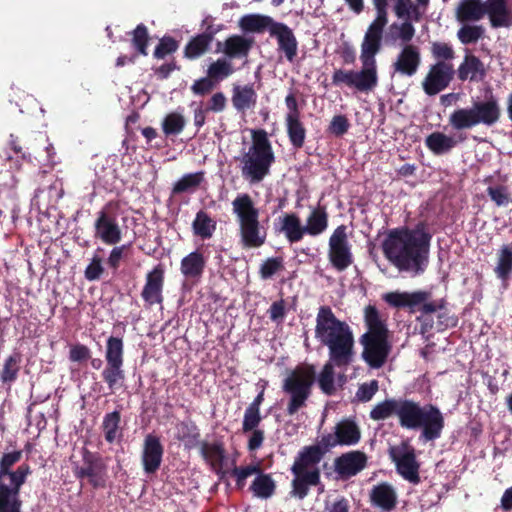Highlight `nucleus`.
<instances>
[{
	"label": "nucleus",
	"mask_w": 512,
	"mask_h": 512,
	"mask_svg": "<svg viewBox=\"0 0 512 512\" xmlns=\"http://www.w3.org/2000/svg\"><path fill=\"white\" fill-rule=\"evenodd\" d=\"M431 236L407 227L389 230L381 248L386 259L400 271L424 272Z\"/></svg>",
	"instance_id": "nucleus-1"
},
{
	"label": "nucleus",
	"mask_w": 512,
	"mask_h": 512,
	"mask_svg": "<svg viewBox=\"0 0 512 512\" xmlns=\"http://www.w3.org/2000/svg\"><path fill=\"white\" fill-rule=\"evenodd\" d=\"M351 364L345 361L338 364L328 358L317 378L314 365L304 363L296 366L284 379L282 385L283 392L290 396L286 408L287 414L293 416L306 406L316 380L324 394L333 395L336 391L334 368L346 370Z\"/></svg>",
	"instance_id": "nucleus-2"
},
{
	"label": "nucleus",
	"mask_w": 512,
	"mask_h": 512,
	"mask_svg": "<svg viewBox=\"0 0 512 512\" xmlns=\"http://www.w3.org/2000/svg\"><path fill=\"white\" fill-rule=\"evenodd\" d=\"M314 332L317 341L328 349V358L333 362H354L355 340L352 328L346 321L337 318L330 306L322 305L318 308Z\"/></svg>",
	"instance_id": "nucleus-3"
},
{
	"label": "nucleus",
	"mask_w": 512,
	"mask_h": 512,
	"mask_svg": "<svg viewBox=\"0 0 512 512\" xmlns=\"http://www.w3.org/2000/svg\"><path fill=\"white\" fill-rule=\"evenodd\" d=\"M364 323L367 331L359 338L363 347L362 359L373 369L384 366L391 352L389 330L378 309L368 305L364 310Z\"/></svg>",
	"instance_id": "nucleus-4"
},
{
	"label": "nucleus",
	"mask_w": 512,
	"mask_h": 512,
	"mask_svg": "<svg viewBox=\"0 0 512 512\" xmlns=\"http://www.w3.org/2000/svg\"><path fill=\"white\" fill-rule=\"evenodd\" d=\"M21 458V450L4 453L0 458V512H21V487L32 473L26 463L12 470Z\"/></svg>",
	"instance_id": "nucleus-5"
},
{
	"label": "nucleus",
	"mask_w": 512,
	"mask_h": 512,
	"mask_svg": "<svg viewBox=\"0 0 512 512\" xmlns=\"http://www.w3.org/2000/svg\"><path fill=\"white\" fill-rule=\"evenodd\" d=\"M275 154L265 130L252 131V144L240 158L242 177L250 184L262 182L269 174Z\"/></svg>",
	"instance_id": "nucleus-6"
},
{
	"label": "nucleus",
	"mask_w": 512,
	"mask_h": 512,
	"mask_svg": "<svg viewBox=\"0 0 512 512\" xmlns=\"http://www.w3.org/2000/svg\"><path fill=\"white\" fill-rule=\"evenodd\" d=\"M232 211L236 216L240 244L244 249L259 248L265 244L267 231L261 225L259 209L248 193L238 194L232 201Z\"/></svg>",
	"instance_id": "nucleus-7"
},
{
	"label": "nucleus",
	"mask_w": 512,
	"mask_h": 512,
	"mask_svg": "<svg viewBox=\"0 0 512 512\" xmlns=\"http://www.w3.org/2000/svg\"><path fill=\"white\" fill-rule=\"evenodd\" d=\"M501 107L494 95L485 100L473 101L470 107L455 109L448 118L453 130L463 131L478 125L493 127L501 118Z\"/></svg>",
	"instance_id": "nucleus-8"
},
{
	"label": "nucleus",
	"mask_w": 512,
	"mask_h": 512,
	"mask_svg": "<svg viewBox=\"0 0 512 512\" xmlns=\"http://www.w3.org/2000/svg\"><path fill=\"white\" fill-rule=\"evenodd\" d=\"M431 297L429 291L419 290L409 292H389L383 296L384 301L394 308H408L410 312L420 311L422 315H428L445 308L446 301L438 299L428 301Z\"/></svg>",
	"instance_id": "nucleus-9"
},
{
	"label": "nucleus",
	"mask_w": 512,
	"mask_h": 512,
	"mask_svg": "<svg viewBox=\"0 0 512 512\" xmlns=\"http://www.w3.org/2000/svg\"><path fill=\"white\" fill-rule=\"evenodd\" d=\"M389 457L395 464L397 473L410 483H420V463L417 460L415 448L408 442L402 441L399 445L389 448Z\"/></svg>",
	"instance_id": "nucleus-10"
},
{
	"label": "nucleus",
	"mask_w": 512,
	"mask_h": 512,
	"mask_svg": "<svg viewBox=\"0 0 512 512\" xmlns=\"http://www.w3.org/2000/svg\"><path fill=\"white\" fill-rule=\"evenodd\" d=\"M81 456L83 464L81 466L74 465V476L80 480L87 478L89 484L95 489L104 488L106 486L107 466L102 456L86 447L81 449Z\"/></svg>",
	"instance_id": "nucleus-11"
},
{
	"label": "nucleus",
	"mask_w": 512,
	"mask_h": 512,
	"mask_svg": "<svg viewBox=\"0 0 512 512\" xmlns=\"http://www.w3.org/2000/svg\"><path fill=\"white\" fill-rule=\"evenodd\" d=\"M328 245V258L333 268L342 272L353 264L352 246L349 243L345 225L335 228L329 238Z\"/></svg>",
	"instance_id": "nucleus-12"
},
{
	"label": "nucleus",
	"mask_w": 512,
	"mask_h": 512,
	"mask_svg": "<svg viewBox=\"0 0 512 512\" xmlns=\"http://www.w3.org/2000/svg\"><path fill=\"white\" fill-rule=\"evenodd\" d=\"M118 208L116 202H108L98 213L94 222V236L104 244L116 245L122 239V231L116 216L112 213Z\"/></svg>",
	"instance_id": "nucleus-13"
},
{
	"label": "nucleus",
	"mask_w": 512,
	"mask_h": 512,
	"mask_svg": "<svg viewBox=\"0 0 512 512\" xmlns=\"http://www.w3.org/2000/svg\"><path fill=\"white\" fill-rule=\"evenodd\" d=\"M445 419L440 409L433 404L421 406L413 430L421 429L420 437L425 441H434L441 437Z\"/></svg>",
	"instance_id": "nucleus-14"
},
{
	"label": "nucleus",
	"mask_w": 512,
	"mask_h": 512,
	"mask_svg": "<svg viewBox=\"0 0 512 512\" xmlns=\"http://www.w3.org/2000/svg\"><path fill=\"white\" fill-rule=\"evenodd\" d=\"M455 76L454 65L451 62L440 61L430 65L422 81L426 95L434 96L449 87Z\"/></svg>",
	"instance_id": "nucleus-15"
},
{
	"label": "nucleus",
	"mask_w": 512,
	"mask_h": 512,
	"mask_svg": "<svg viewBox=\"0 0 512 512\" xmlns=\"http://www.w3.org/2000/svg\"><path fill=\"white\" fill-rule=\"evenodd\" d=\"M421 64L420 48L416 45L407 43L403 46L397 54L395 61L392 64L394 73L400 76L412 77L414 76Z\"/></svg>",
	"instance_id": "nucleus-16"
},
{
	"label": "nucleus",
	"mask_w": 512,
	"mask_h": 512,
	"mask_svg": "<svg viewBox=\"0 0 512 512\" xmlns=\"http://www.w3.org/2000/svg\"><path fill=\"white\" fill-rule=\"evenodd\" d=\"M164 447L160 438L154 434L146 435L143 444L141 462L146 474H155L162 463Z\"/></svg>",
	"instance_id": "nucleus-17"
},
{
	"label": "nucleus",
	"mask_w": 512,
	"mask_h": 512,
	"mask_svg": "<svg viewBox=\"0 0 512 512\" xmlns=\"http://www.w3.org/2000/svg\"><path fill=\"white\" fill-rule=\"evenodd\" d=\"M163 286L164 269L161 264H158L147 273L146 282L141 292V297L147 306L151 307L163 302Z\"/></svg>",
	"instance_id": "nucleus-18"
},
{
	"label": "nucleus",
	"mask_w": 512,
	"mask_h": 512,
	"mask_svg": "<svg viewBox=\"0 0 512 512\" xmlns=\"http://www.w3.org/2000/svg\"><path fill=\"white\" fill-rule=\"evenodd\" d=\"M270 36L277 40V50L283 53L289 62H293L298 54V41L293 30L285 23L274 24Z\"/></svg>",
	"instance_id": "nucleus-19"
},
{
	"label": "nucleus",
	"mask_w": 512,
	"mask_h": 512,
	"mask_svg": "<svg viewBox=\"0 0 512 512\" xmlns=\"http://www.w3.org/2000/svg\"><path fill=\"white\" fill-rule=\"evenodd\" d=\"M366 464L367 456L359 450L344 453L334 461L335 471L342 479L357 475L366 467Z\"/></svg>",
	"instance_id": "nucleus-20"
},
{
	"label": "nucleus",
	"mask_w": 512,
	"mask_h": 512,
	"mask_svg": "<svg viewBox=\"0 0 512 512\" xmlns=\"http://www.w3.org/2000/svg\"><path fill=\"white\" fill-rule=\"evenodd\" d=\"M199 445L200 455L210 466L211 470L218 475H224L225 472L223 468L227 459V451L224 442L222 440H215L213 442L201 441Z\"/></svg>",
	"instance_id": "nucleus-21"
},
{
	"label": "nucleus",
	"mask_w": 512,
	"mask_h": 512,
	"mask_svg": "<svg viewBox=\"0 0 512 512\" xmlns=\"http://www.w3.org/2000/svg\"><path fill=\"white\" fill-rule=\"evenodd\" d=\"M217 32L218 29L209 25L205 31L191 37L184 47L183 56L189 60H196L205 55L210 50Z\"/></svg>",
	"instance_id": "nucleus-22"
},
{
	"label": "nucleus",
	"mask_w": 512,
	"mask_h": 512,
	"mask_svg": "<svg viewBox=\"0 0 512 512\" xmlns=\"http://www.w3.org/2000/svg\"><path fill=\"white\" fill-rule=\"evenodd\" d=\"M455 74H457V78L462 82L467 80L470 82H480L486 77V68L479 57L467 49L463 61L455 70Z\"/></svg>",
	"instance_id": "nucleus-23"
},
{
	"label": "nucleus",
	"mask_w": 512,
	"mask_h": 512,
	"mask_svg": "<svg viewBox=\"0 0 512 512\" xmlns=\"http://www.w3.org/2000/svg\"><path fill=\"white\" fill-rule=\"evenodd\" d=\"M381 49L361 44L360 61L362 68L358 71L362 80L370 86L372 90L378 85L377 62L375 56Z\"/></svg>",
	"instance_id": "nucleus-24"
},
{
	"label": "nucleus",
	"mask_w": 512,
	"mask_h": 512,
	"mask_svg": "<svg viewBox=\"0 0 512 512\" xmlns=\"http://www.w3.org/2000/svg\"><path fill=\"white\" fill-rule=\"evenodd\" d=\"M294 478L291 482L290 496L303 500L309 494L311 486H318L321 483L320 469H313L311 473H302L291 470Z\"/></svg>",
	"instance_id": "nucleus-25"
},
{
	"label": "nucleus",
	"mask_w": 512,
	"mask_h": 512,
	"mask_svg": "<svg viewBox=\"0 0 512 512\" xmlns=\"http://www.w3.org/2000/svg\"><path fill=\"white\" fill-rule=\"evenodd\" d=\"M485 15H488L493 28L512 26V12L508 8V0H486Z\"/></svg>",
	"instance_id": "nucleus-26"
},
{
	"label": "nucleus",
	"mask_w": 512,
	"mask_h": 512,
	"mask_svg": "<svg viewBox=\"0 0 512 512\" xmlns=\"http://www.w3.org/2000/svg\"><path fill=\"white\" fill-rule=\"evenodd\" d=\"M324 458L319 446H304L295 457L291 470L302 473H311L313 469H319L318 464Z\"/></svg>",
	"instance_id": "nucleus-27"
},
{
	"label": "nucleus",
	"mask_w": 512,
	"mask_h": 512,
	"mask_svg": "<svg viewBox=\"0 0 512 512\" xmlns=\"http://www.w3.org/2000/svg\"><path fill=\"white\" fill-rule=\"evenodd\" d=\"M371 503L385 512H390L397 505V494L392 485L380 483L375 485L370 492Z\"/></svg>",
	"instance_id": "nucleus-28"
},
{
	"label": "nucleus",
	"mask_w": 512,
	"mask_h": 512,
	"mask_svg": "<svg viewBox=\"0 0 512 512\" xmlns=\"http://www.w3.org/2000/svg\"><path fill=\"white\" fill-rule=\"evenodd\" d=\"M257 98L258 96L253 84L233 86L231 101L233 107L238 112L244 113L245 111L254 108L257 104Z\"/></svg>",
	"instance_id": "nucleus-29"
},
{
	"label": "nucleus",
	"mask_w": 512,
	"mask_h": 512,
	"mask_svg": "<svg viewBox=\"0 0 512 512\" xmlns=\"http://www.w3.org/2000/svg\"><path fill=\"white\" fill-rule=\"evenodd\" d=\"M466 140V136L459 135V140L454 139L442 132H433L425 139L426 147L435 155H443L449 153L458 142Z\"/></svg>",
	"instance_id": "nucleus-30"
},
{
	"label": "nucleus",
	"mask_w": 512,
	"mask_h": 512,
	"mask_svg": "<svg viewBox=\"0 0 512 512\" xmlns=\"http://www.w3.org/2000/svg\"><path fill=\"white\" fill-rule=\"evenodd\" d=\"M280 221L279 231L284 233L286 239L291 244L301 241L306 235L301 219L296 213H286L280 218Z\"/></svg>",
	"instance_id": "nucleus-31"
},
{
	"label": "nucleus",
	"mask_w": 512,
	"mask_h": 512,
	"mask_svg": "<svg viewBox=\"0 0 512 512\" xmlns=\"http://www.w3.org/2000/svg\"><path fill=\"white\" fill-rule=\"evenodd\" d=\"M420 402L409 398H400L398 409V424L401 428L413 430L421 409Z\"/></svg>",
	"instance_id": "nucleus-32"
},
{
	"label": "nucleus",
	"mask_w": 512,
	"mask_h": 512,
	"mask_svg": "<svg viewBox=\"0 0 512 512\" xmlns=\"http://www.w3.org/2000/svg\"><path fill=\"white\" fill-rule=\"evenodd\" d=\"M254 40L241 35H232L224 42L223 53L230 59L247 57Z\"/></svg>",
	"instance_id": "nucleus-33"
},
{
	"label": "nucleus",
	"mask_w": 512,
	"mask_h": 512,
	"mask_svg": "<svg viewBox=\"0 0 512 512\" xmlns=\"http://www.w3.org/2000/svg\"><path fill=\"white\" fill-rule=\"evenodd\" d=\"M328 212L326 206L318 205L311 208V211L304 225L307 235L318 236L328 228Z\"/></svg>",
	"instance_id": "nucleus-34"
},
{
	"label": "nucleus",
	"mask_w": 512,
	"mask_h": 512,
	"mask_svg": "<svg viewBox=\"0 0 512 512\" xmlns=\"http://www.w3.org/2000/svg\"><path fill=\"white\" fill-rule=\"evenodd\" d=\"M206 260L200 251L189 253L181 260L180 270L187 279H198L204 273Z\"/></svg>",
	"instance_id": "nucleus-35"
},
{
	"label": "nucleus",
	"mask_w": 512,
	"mask_h": 512,
	"mask_svg": "<svg viewBox=\"0 0 512 512\" xmlns=\"http://www.w3.org/2000/svg\"><path fill=\"white\" fill-rule=\"evenodd\" d=\"M277 23L278 22L272 17L262 14H247L239 20V26L243 31L255 33H261L268 30L270 34L271 30H273L274 24Z\"/></svg>",
	"instance_id": "nucleus-36"
},
{
	"label": "nucleus",
	"mask_w": 512,
	"mask_h": 512,
	"mask_svg": "<svg viewBox=\"0 0 512 512\" xmlns=\"http://www.w3.org/2000/svg\"><path fill=\"white\" fill-rule=\"evenodd\" d=\"M358 71L354 70H343L336 69L332 74V84L339 86L341 84H345L350 88H355L360 92H370L372 89L366 83L365 80L359 76Z\"/></svg>",
	"instance_id": "nucleus-37"
},
{
	"label": "nucleus",
	"mask_w": 512,
	"mask_h": 512,
	"mask_svg": "<svg viewBox=\"0 0 512 512\" xmlns=\"http://www.w3.org/2000/svg\"><path fill=\"white\" fill-rule=\"evenodd\" d=\"M339 446H352L359 442L361 431L358 425L350 419H343L335 427Z\"/></svg>",
	"instance_id": "nucleus-38"
},
{
	"label": "nucleus",
	"mask_w": 512,
	"mask_h": 512,
	"mask_svg": "<svg viewBox=\"0 0 512 512\" xmlns=\"http://www.w3.org/2000/svg\"><path fill=\"white\" fill-rule=\"evenodd\" d=\"M494 273L502 282H507L512 275V243L502 245L496 254Z\"/></svg>",
	"instance_id": "nucleus-39"
},
{
	"label": "nucleus",
	"mask_w": 512,
	"mask_h": 512,
	"mask_svg": "<svg viewBox=\"0 0 512 512\" xmlns=\"http://www.w3.org/2000/svg\"><path fill=\"white\" fill-rule=\"evenodd\" d=\"M485 15V2L462 0L457 7V18L461 22L478 21Z\"/></svg>",
	"instance_id": "nucleus-40"
},
{
	"label": "nucleus",
	"mask_w": 512,
	"mask_h": 512,
	"mask_svg": "<svg viewBox=\"0 0 512 512\" xmlns=\"http://www.w3.org/2000/svg\"><path fill=\"white\" fill-rule=\"evenodd\" d=\"M204 181V172L188 173L183 175L172 187L171 195L177 196L184 193L193 194Z\"/></svg>",
	"instance_id": "nucleus-41"
},
{
	"label": "nucleus",
	"mask_w": 512,
	"mask_h": 512,
	"mask_svg": "<svg viewBox=\"0 0 512 512\" xmlns=\"http://www.w3.org/2000/svg\"><path fill=\"white\" fill-rule=\"evenodd\" d=\"M216 226V221L206 211L200 210L196 213L192 223L193 234L203 240L210 239L216 230Z\"/></svg>",
	"instance_id": "nucleus-42"
},
{
	"label": "nucleus",
	"mask_w": 512,
	"mask_h": 512,
	"mask_svg": "<svg viewBox=\"0 0 512 512\" xmlns=\"http://www.w3.org/2000/svg\"><path fill=\"white\" fill-rule=\"evenodd\" d=\"M250 490L255 497L268 499L272 497L276 490V483L270 474L261 472L253 480Z\"/></svg>",
	"instance_id": "nucleus-43"
},
{
	"label": "nucleus",
	"mask_w": 512,
	"mask_h": 512,
	"mask_svg": "<svg viewBox=\"0 0 512 512\" xmlns=\"http://www.w3.org/2000/svg\"><path fill=\"white\" fill-rule=\"evenodd\" d=\"M121 413L118 410L105 414L101 424L106 442L112 444L117 438L122 436L121 433Z\"/></svg>",
	"instance_id": "nucleus-44"
},
{
	"label": "nucleus",
	"mask_w": 512,
	"mask_h": 512,
	"mask_svg": "<svg viewBox=\"0 0 512 512\" xmlns=\"http://www.w3.org/2000/svg\"><path fill=\"white\" fill-rule=\"evenodd\" d=\"M399 402L400 398H387L371 409L369 417L374 421H384L392 416L398 417Z\"/></svg>",
	"instance_id": "nucleus-45"
},
{
	"label": "nucleus",
	"mask_w": 512,
	"mask_h": 512,
	"mask_svg": "<svg viewBox=\"0 0 512 512\" xmlns=\"http://www.w3.org/2000/svg\"><path fill=\"white\" fill-rule=\"evenodd\" d=\"M415 35L414 25L409 20H404L402 23H392L386 34L387 42H395L401 40L404 44L409 43Z\"/></svg>",
	"instance_id": "nucleus-46"
},
{
	"label": "nucleus",
	"mask_w": 512,
	"mask_h": 512,
	"mask_svg": "<svg viewBox=\"0 0 512 512\" xmlns=\"http://www.w3.org/2000/svg\"><path fill=\"white\" fill-rule=\"evenodd\" d=\"M22 356L19 352H14L9 355L3 364L0 371V380L4 384H12L17 378L21 368Z\"/></svg>",
	"instance_id": "nucleus-47"
},
{
	"label": "nucleus",
	"mask_w": 512,
	"mask_h": 512,
	"mask_svg": "<svg viewBox=\"0 0 512 512\" xmlns=\"http://www.w3.org/2000/svg\"><path fill=\"white\" fill-rule=\"evenodd\" d=\"M101 376L112 392L115 389L121 388L125 380L123 364H106Z\"/></svg>",
	"instance_id": "nucleus-48"
},
{
	"label": "nucleus",
	"mask_w": 512,
	"mask_h": 512,
	"mask_svg": "<svg viewBox=\"0 0 512 512\" xmlns=\"http://www.w3.org/2000/svg\"><path fill=\"white\" fill-rule=\"evenodd\" d=\"M285 125L291 145L295 149H301L304 146L306 138V128L301 118L285 120Z\"/></svg>",
	"instance_id": "nucleus-49"
},
{
	"label": "nucleus",
	"mask_w": 512,
	"mask_h": 512,
	"mask_svg": "<svg viewBox=\"0 0 512 512\" xmlns=\"http://www.w3.org/2000/svg\"><path fill=\"white\" fill-rule=\"evenodd\" d=\"M106 364H124V342L122 338L110 336L106 342Z\"/></svg>",
	"instance_id": "nucleus-50"
},
{
	"label": "nucleus",
	"mask_w": 512,
	"mask_h": 512,
	"mask_svg": "<svg viewBox=\"0 0 512 512\" xmlns=\"http://www.w3.org/2000/svg\"><path fill=\"white\" fill-rule=\"evenodd\" d=\"M186 125V120L181 113H168L162 121V130L166 136L180 134Z\"/></svg>",
	"instance_id": "nucleus-51"
},
{
	"label": "nucleus",
	"mask_w": 512,
	"mask_h": 512,
	"mask_svg": "<svg viewBox=\"0 0 512 512\" xmlns=\"http://www.w3.org/2000/svg\"><path fill=\"white\" fill-rule=\"evenodd\" d=\"M132 35V46L135 50L143 56L148 55V44H149V33L147 27L140 23L136 26V28L131 32Z\"/></svg>",
	"instance_id": "nucleus-52"
},
{
	"label": "nucleus",
	"mask_w": 512,
	"mask_h": 512,
	"mask_svg": "<svg viewBox=\"0 0 512 512\" xmlns=\"http://www.w3.org/2000/svg\"><path fill=\"white\" fill-rule=\"evenodd\" d=\"M233 73V65L226 58H218L209 65L207 70V75L212 80H222Z\"/></svg>",
	"instance_id": "nucleus-53"
},
{
	"label": "nucleus",
	"mask_w": 512,
	"mask_h": 512,
	"mask_svg": "<svg viewBox=\"0 0 512 512\" xmlns=\"http://www.w3.org/2000/svg\"><path fill=\"white\" fill-rule=\"evenodd\" d=\"M484 33L483 26L466 24L457 31V37L462 44L468 45L476 43L484 36Z\"/></svg>",
	"instance_id": "nucleus-54"
},
{
	"label": "nucleus",
	"mask_w": 512,
	"mask_h": 512,
	"mask_svg": "<svg viewBox=\"0 0 512 512\" xmlns=\"http://www.w3.org/2000/svg\"><path fill=\"white\" fill-rule=\"evenodd\" d=\"M385 25L371 22L361 44L381 49Z\"/></svg>",
	"instance_id": "nucleus-55"
},
{
	"label": "nucleus",
	"mask_w": 512,
	"mask_h": 512,
	"mask_svg": "<svg viewBox=\"0 0 512 512\" xmlns=\"http://www.w3.org/2000/svg\"><path fill=\"white\" fill-rule=\"evenodd\" d=\"M179 48V42L172 36L165 35L160 40L153 52L156 59H164L174 54Z\"/></svg>",
	"instance_id": "nucleus-56"
},
{
	"label": "nucleus",
	"mask_w": 512,
	"mask_h": 512,
	"mask_svg": "<svg viewBox=\"0 0 512 512\" xmlns=\"http://www.w3.org/2000/svg\"><path fill=\"white\" fill-rule=\"evenodd\" d=\"M178 439L195 445L199 442L200 432L197 425L193 421H182L178 424Z\"/></svg>",
	"instance_id": "nucleus-57"
},
{
	"label": "nucleus",
	"mask_w": 512,
	"mask_h": 512,
	"mask_svg": "<svg viewBox=\"0 0 512 512\" xmlns=\"http://www.w3.org/2000/svg\"><path fill=\"white\" fill-rule=\"evenodd\" d=\"M431 54L436 62H451L455 58V51L451 44L447 42L435 41L431 44Z\"/></svg>",
	"instance_id": "nucleus-58"
},
{
	"label": "nucleus",
	"mask_w": 512,
	"mask_h": 512,
	"mask_svg": "<svg viewBox=\"0 0 512 512\" xmlns=\"http://www.w3.org/2000/svg\"><path fill=\"white\" fill-rule=\"evenodd\" d=\"M284 269L282 257L267 258L260 266L259 274L264 280L272 278L276 273Z\"/></svg>",
	"instance_id": "nucleus-59"
},
{
	"label": "nucleus",
	"mask_w": 512,
	"mask_h": 512,
	"mask_svg": "<svg viewBox=\"0 0 512 512\" xmlns=\"http://www.w3.org/2000/svg\"><path fill=\"white\" fill-rule=\"evenodd\" d=\"M262 417L260 415L259 410H255L247 407L244 412L243 422H242V431L243 433H248L254 429H257L260 424Z\"/></svg>",
	"instance_id": "nucleus-60"
},
{
	"label": "nucleus",
	"mask_w": 512,
	"mask_h": 512,
	"mask_svg": "<svg viewBox=\"0 0 512 512\" xmlns=\"http://www.w3.org/2000/svg\"><path fill=\"white\" fill-rule=\"evenodd\" d=\"M379 384L377 380H371L369 383H363L356 392V398L360 402H368L377 393Z\"/></svg>",
	"instance_id": "nucleus-61"
},
{
	"label": "nucleus",
	"mask_w": 512,
	"mask_h": 512,
	"mask_svg": "<svg viewBox=\"0 0 512 512\" xmlns=\"http://www.w3.org/2000/svg\"><path fill=\"white\" fill-rule=\"evenodd\" d=\"M103 272L102 259L98 255H95L91 259L90 264L86 267L84 276L88 281H95L100 279Z\"/></svg>",
	"instance_id": "nucleus-62"
},
{
	"label": "nucleus",
	"mask_w": 512,
	"mask_h": 512,
	"mask_svg": "<svg viewBox=\"0 0 512 512\" xmlns=\"http://www.w3.org/2000/svg\"><path fill=\"white\" fill-rule=\"evenodd\" d=\"M487 193L491 200L495 202L497 206H505L509 202V195L507 193V188L502 185H498L496 187L489 186L487 188Z\"/></svg>",
	"instance_id": "nucleus-63"
},
{
	"label": "nucleus",
	"mask_w": 512,
	"mask_h": 512,
	"mask_svg": "<svg viewBox=\"0 0 512 512\" xmlns=\"http://www.w3.org/2000/svg\"><path fill=\"white\" fill-rule=\"evenodd\" d=\"M349 127L350 124L345 115H336L330 122L329 131L339 137L347 133Z\"/></svg>",
	"instance_id": "nucleus-64"
}]
</instances>
